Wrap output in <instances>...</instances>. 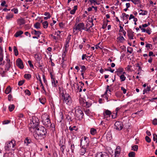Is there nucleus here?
I'll return each instance as SVG.
<instances>
[{"label": "nucleus", "mask_w": 157, "mask_h": 157, "mask_svg": "<svg viewBox=\"0 0 157 157\" xmlns=\"http://www.w3.org/2000/svg\"><path fill=\"white\" fill-rule=\"evenodd\" d=\"M52 85L53 87H56L57 86V84L58 82L57 80H56V78H54L51 79Z\"/></svg>", "instance_id": "17"}, {"label": "nucleus", "mask_w": 157, "mask_h": 157, "mask_svg": "<svg viewBox=\"0 0 157 157\" xmlns=\"http://www.w3.org/2000/svg\"><path fill=\"white\" fill-rule=\"evenodd\" d=\"M120 153V150L119 149V150H116L115 152V157H118V156Z\"/></svg>", "instance_id": "42"}, {"label": "nucleus", "mask_w": 157, "mask_h": 157, "mask_svg": "<svg viewBox=\"0 0 157 157\" xmlns=\"http://www.w3.org/2000/svg\"><path fill=\"white\" fill-rule=\"evenodd\" d=\"M106 137L107 139L110 140L112 138V135L110 132H108L106 134Z\"/></svg>", "instance_id": "37"}, {"label": "nucleus", "mask_w": 157, "mask_h": 157, "mask_svg": "<svg viewBox=\"0 0 157 157\" xmlns=\"http://www.w3.org/2000/svg\"><path fill=\"white\" fill-rule=\"evenodd\" d=\"M151 89V87L150 86H147V88L144 89L143 91V94H144L145 93H147L150 91Z\"/></svg>", "instance_id": "32"}, {"label": "nucleus", "mask_w": 157, "mask_h": 157, "mask_svg": "<svg viewBox=\"0 0 157 157\" xmlns=\"http://www.w3.org/2000/svg\"><path fill=\"white\" fill-rule=\"evenodd\" d=\"M76 127L75 126H74L72 127L71 126H70L69 128V129L71 131H72L73 130H75V131H76L77 130V128L76 129Z\"/></svg>", "instance_id": "47"}, {"label": "nucleus", "mask_w": 157, "mask_h": 157, "mask_svg": "<svg viewBox=\"0 0 157 157\" xmlns=\"http://www.w3.org/2000/svg\"><path fill=\"white\" fill-rule=\"evenodd\" d=\"M13 154L11 153H5L3 157H13Z\"/></svg>", "instance_id": "29"}, {"label": "nucleus", "mask_w": 157, "mask_h": 157, "mask_svg": "<svg viewBox=\"0 0 157 157\" xmlns=\"http://www.w3.org/2000/svg\"><path fill=\"white\" fill-rule=\"evenodd\" d=\"M84 26V24L83 23H80L78 24L76 23L73 28V33L75 34H78V31L82 32V30H84L86 31H89V29L85 28Z\"/></svg>", "instance_id": "2"}, {"label": "nucleus", "mask_w": 157, "mask_h": 157, "mask_svg": "<svg viewBox=\"0 0 157 157\" xmlns=\"http://www.w3.org/2000/svg\"><path fill=\"white\" fill-rule=\"evenodd\" d=\"M91 105V103L88 101H86L84 107L86 108H89Z\"/></svg>", "instance_id": "36"}, {"label": "nucleus", "mask_w": 157, "mask_h": 157, "mask_svg": "<svg viewBox=\"0 0 157 157\" xmlns=\"http://www.w3.org/2000/svg\"><path fill=\"white\" fill-rule=\"evenodd\" d=\"M15 108V106L13 104L10 105L9 106V110L10 112L12 111Z\"/></svg>", "instance_id": "30"}, {"label": "nucleus", "mask_w": 157, "mask_h": 157, "mask_svg": "<svg viewBox=\"0 0 157 157\" xmlns=\"http://www.w3.org/2000/svg\"><path fill=\"white\" fill-rule=\"evenodd\" d=\"M75 148V146L74 144H71V152L72 153H74V150Z\"/></svg>", "instance_id": "56"}, {"label": "nucleus", "mask_w": 157, "mask_h": 157, "mask_svg": "<svg viewBox=\"0 0 157 157\" xmlns=\"http://www.w3.org/2000/svg\"><path fill=\"white\" fill-rule=\"evenodd\" d=\"M117 113H113V114L112 115V117L113 119H115L117 117Z\"/></svg>", "instance_id": "64"}, {"label": "nucleus", "mask_w": 157, "mask_h": 157, "mask_svg": "<svg viewBox=\"0 0 157 157\" xmlns=\"http://www.w3.org/2000/svg\"><path fill=\"white\" fill-rule=\"evenodd\" d=\"M95 157H109V156L107 153L100 152L96 153Z\"/></svg>", "instance_id": "11"}, {"label": "nucleus", "mask_w": 157, "mask_h": 157, "mask_svg": "<svg viewBox=\"0 0 157 157\" xmlns=\"http://www.w3.org/2000/svg\"><path fill=\"white\" fill-rule=\"evenodd\" d=\"M50 117L47 113H45L41 116L42 122L43 124L47 128L49 127L51 121Z\"/></svg>", "instance_id": "4"}, {"label": "nucleus", "mask_w": 157, "mask_h": 157, "mask_svg": "<svg viewBox=\"0 0 157 157\" xmlns=\"http://www.w3.org/2000/svg\"><path fill=\"white\" fill-rule=\"evenodd\" d=\"M42 25L44 28L46 29L48 27V23L47 21H45L42 23Z\"/></svg>", "instance_id": "27"}, {"label": "nucleus", "mask_w": 157, "mask_h": 157, "mask_svg": "<svg viewBox=\"0 0 157 157\" xmlns=\"http://www.w3.org/2000/svg\"><path fill=\"white\" fill-rule=\"evenodd\" d=\"M11 11L13 12L15 14H17L18 13V10L17 8H14L11 10Z\"/></svg>", "instance_id": "55"}, {"label": "nucleus", "mask_w": 157, "mask_h": 157, "mask_svg": "<svg viewBox=\"0 0 157 157\" xmlns=\"http://www.w3.org/2000/svg\"><path fill=\"white\" fill-rule=\"evenodd\" d=\"M40 23L37 22H36L34 25V27L36 29H38L40 28Z\"/></svg>", "instance_id": "43"}, {"label": "nucleus", "mask_w": 157, "mask_h": 157, "mask_svg": "<svg viewBox=\"0 0 157 157\" xmlns=\"http://www.w3.org/2000/svg\"><path fill=\"white\" fill-rule=\"evenodd\" d=\"M24 80H21L18 82V85L19 86L22 85L24 83Z\"/></svg>", "instance_id": "60"}, {"label": "nucleus", "mask_w": 157, "mask_h": 157, "mask_svg": "<svg viewBox=\"0 0 157 157\" xmlns=\"http://www.w3.org/2000/svg\"><path fill=\"white\" fill-rule=\"evenodd\" d=\"M136 67H138V71H140L141 70V67L140 66V64L139 63H137L136 64Z\"/></svg>", "instance_id": "59"}, {"label": "nucleus", "mask_w": 157, "mask_h": 157, "mask_svg": "<svg viewBox=\"0 0 157 157\" xmlns=\"http://www.w3.org/2000/svg\"><path fill=\"white\" fill-rule=\"evenodd\" d=\"M134 33V32L131 29H130L127 31L128 36L129 39L130 40L133 39Z\"/></svg>", "instance_id": "14"}, {"label": "nucleus", "mask_w": 157, "mask_h": 157, "mask_svg": "<svg viewBox=\"0 0 157 157\" xmlns=\"http://www.w3.org/2000/svg\"><path fill=\"white\" fill-rule=\"evenodd\" d=\"M152 123V124L155 125H157V118L154 119L153 120Z\"/></svg>", "instance_id": "58"}, {"label": "nucleus", "mask_w": 157, "mask_h": 157, "mask_svg": "<svg viewBox=\"0 0 157 157\" xmlns=\"http://www.w3.org/2000/svg\"><path fill=\"white\" fill-rule=\"evenodd\" d=\"M120 79L121 82L124 81L126 79V77L123 74H122L120 76Z\"/></svg>", "instance_id": "33"}, {"label": "nucleus", "mask_w": 157, "mask_h": 157, "mask_svg": "<svg viewBox=\"0 0 157 157\" xmlns=\"http://www.w3.org/2000/svg\"><path fill=\"white\" fill-rule=\"evenodd\" d=\"M135 152L133 151L129 152L128 154V155L129 157H135Z\"/></svg>", "instance_id": "39"}, {"label": "nucleus", "mask_w": 157, "mask_h": 157, "mask_svg": "<svg viewBox=\"0 0 157 157\" xmlns=\"http://www.w3.org/2000/svg\"><path fill=\"white\" fill-rule=\"evenodd\" d=\"M16 63L17 65L21 69L24 68V65L23 62L20 58H18L16 60Z\"/></svg>", "instance_id": "12"}, {"label": "nucleus", "mask_w": 157, "mask_h": 157, "mask_svg": "<svg viewBox=\"0 0 157 157\" xmlns=\"http://www.w3.org/2000/svg\"><path fill=\"white\" fill-rule=\"evenodd\" d=\"M153 140L154 141H156L157 143V135L155 134H153Z\"/></svg>", "instance_id": "52"}, {"label": "nucleus", "mask_w": 157, "mask_h": 157, "mask_svg": "<svg viewBox=\"0 0 157 157\" xmlns=\"http://www.w3.org/2000/svg\"><path fill=\"white\" fill-rule=\"evenodd\" d=\"M25 92L26 94L28 95H30L31 94V93L28 90H26L25 91Z\"/></svg>", "instance_id": "63"}, {"label": "nucleus", "mask_w": 157, "mask_h": 157, "mask_svg": "<svg viewBox=\"0 0 157 157\" xmlns=\"http://www.w3.org/2000/svg\"><path fill=\"white\" fill-rule=\"evenodd\" d=\"M117 39L118 40V41L120 43H122L125 40V39L124 37L122 36H120L117 38Z\"/></svg>", "instance_id": "21"}, {"label": "nucleus", "mask_w": 157, "mask_h": 157, "mask_svg": "<svg viewBox=\"0 0 157 157\" xmlns=\"http://www.w3.org/2000/svg\"><path fill=\"white\" fill-rule=\"evenodd\" d=\"M111 114V112L108 110H105L103 112V115L104 117V118H107L108 117H110Z\"/></svg>", "instance_id": "13"}, {"label": "nucleus", "mask_w": 157, "mask_h": 157, "mask_svg": "<svg viewBox=\"0 0 157 157\" xmlns=\"http://www.w3.org/2000/svg\"><path fill=\"white\" fill-rule=\"evenodd\" d=\"M13 51L14 53V55L15 56H17L18 54V51L16 46L13 47Z\"/></svg>", "instance_id": "35"}, {"label": "nucleus", "mask_w": 157, "mask_h": 157, "mask_svg": "<svg viewBox=\"0 0 157 157\" xmlns=\"http://www.w3.org/2000/svg\"><path fill=\"white\" fill-rule=\"evenodd\" d=\"M29 125L33 128H37L39 125L40 122L39 119L36 117L33 116L32 117V120Z\"/></svg>", "instance_id": "6"}, {"label": "nucleus", "mask_w": 157, "mask_h": 157, "mask_svg": "<svg viewBox=\"0 0 157 157\" xmlns=\"http://www.w3.org/2000/svg\"><path fill=\"white\" fill-rule=\"evenodd\" d=\"M86 147H82L80 151V154L81 155H83L86 152Z\"/></svg>", "instance_id": "16"}, {"label": "nucleus", "mask_w": 157, "mask_h": 157, "mask_svg": "<svg viewBox=\"0 0 157 157\" xmlns=\"http://www.w3.org/2000/svg\"><path fill=\"white\" fill-rule=\"evenodd\" d=\"M145 140L148 143H150L151 141V139L150 138L147 136H146L145 137Z\"/></svg>", "instance_id": "57"}, {"label": "nucleus", "mask_w": 157, "mask_h": 157, "mask_svg": "<svg viewBox=\"0 0 157 157\" xmlns=\"http://www.w3.org/2000/svg\"><path fill=\"white\" fill-rule=\"evenodd\" d=\"M123 68L122 67H120L117 69V70L115 72V73H116L117 74V75L119 76L120 75L121 73L123 72Z\"/></svg>", "instance_id": "18"}, {"label": "nucleus", "mask_w": 157, "mask_h": 157, "mask_svg": "<svg viewBox=\"0 0 157 157\" xmlns=\"http://www.w3.org/2000/svg\"><path fill=\"white\" fill-rule=\"evenodd\" d=\"M77 6H75L74 7V9L71 10L70 12L71 14H74L75 13L77 10Z\"/></svg>", "instance_id": "23"}, {"label": "nucleus", "mask_w": 157, "mask_h": 157, "mask_svg": "<svg viewBox=\"0 0 157 157\" xmlns=\"http://www.w3.org/2000/svg\"><path fill=\"white\" fill-rule=\"evenodd\" d=\"M81 145L83 147H87L89 144V139L86 136L82 137L80 140Z\"/></svg>", "instance_id": "8"}, {"label": "nucleus", "mask_w": 157, "mask_h": 157, "mask_svg": "<svg viewBox=\"0 0 157 157\" xmlns=\"http://www.w3.org/2000/svg\"><path fill=\"white\" fill-rule=\"evenodd\" d=\"M105 70L106 71H109L112 73H113L114 71V69H112L110 67H109L108 69H105Z\"/></svg>", "instance_id": "51"}, {"label": "nucleus", "mask_w": 157, "mask_h": 157, "mask_svg": "<svg viewBox=\"0 0 157 157\" xmlns=\"http://www.w3.org/2000/svg\"><path fill=\"white\" fill-rule=\"evenodd\" d=\"M11 91V88L10 86H8L5 90V93L6 94H8Z\"/></svg>", "instance_id": "31"}, {"label": "nucleus", "mask_w": 157, "mask_h": 157, "mask_svg": "<svg viewBox=\"0 0 157 157\" xmlns=\"http://www.w3.org/2000/svg\"><path fill=\"white\" fill-rule=\"evenodd\" d=\"M89 1L91 4L94 3V5H95L96 4L98 5L99 4L95 0H89Z\"/></svg>", "instance_id": "49"}, {"label": "nucleus", "mask_w": 157, "mask_h": 157, "mask_svg": "<svg viewBox=\"0 0 157 157\" xmlns=\"http://www.w3.org/2000/svg\"><path fill=\"white\" fill-rule=\"evenodd\" d=\"M65 148V146H64V145L62 144L61 145V147H60V150L62 153H63L64 152V150Z\"/></svg>", "instance_id": "54"}, {"label": "nucleus", "mask_w": 157, "mask_h": 157, "mask_svg": "<svg viewBox=\"0 0 157 157\" xmlns=\"http://www.w3.org/2000/svg\"><path fill=\"white\" fill-rule=\"evenodd\" d=\"M133 51V48L129 47H128L127 48V52H129L130 54H131Z\"/></svg>", "instance_id": "40"}, {"label": "nucleus", "mask_w": 157, "mask_h": 157, "mask_svg": "<svg viewBox=\"0 0 157 157\" xmlns=\"http://www.w3.org/2000/svg\"><path fill=\"white\" fill-rule=\"evenodd\" d=\"M6 18L8 20H10V18L13 17V14H8L6 16Z\"/></svg>", "instance_id": "34"}, {"label": "nucleus", "mask_w": 157, "mask_h": 157, "mask_svg": "<svg viewBox=\"0 0 157 157\" xmlns=\"http://www.w3.org/2000/svg\"><path fill=\"white\" fill-rule=\"evenodd\" d=\"M16 141L14 140H12L11 141H9L7 142L5 146V149L6 151H8L11 149H13V148L15 147L16 146Z\"/></svg>", "instance_id": "5"}, {"label": "nucleus", "mask_w": 157, "mask_h": 157, "mask_svg": "<svg viewBox=\"0 0 157 157\" xmlns=\"http://www.w3.org/2000/svg\"><path fill=\"white\" fill-rule=\"evenodd\" d=\"M40 102L43 104H44L46 102V99L45 98H39Z\"/></svg>", "instance_id": "22"}, {"label": "nucleus", "mask_w": 157, "mask_h": 157, "mask_svg": "<svg viewBox=\"0 0 157 157\" xmlns=\"http://www.w3.org/2000/svg\"><path fill=\"white\" fill-rule=\"evenodd\" d=\"M24 77L26 79H29L31 78V75L29 74H25Z\"/></svg>", "instance_id": "45"}, {"label": "nucleus", "mask_w": 157, "mask_h": 157, "mask_svg": "<svg viewBox=\"0 0 157 157\" xmlns=\"http://www.w3.org/2000/svg\"><path fill=\"white\" fill-rule=\"evenodd\" d=\"M23 33V32L21 31L17 32L14 35L16 37H18Z\"/></svg>", "instance_id": "26"}, {"label": "nucleus", "mask_w": 157, "mask_h": 157, "mask_svg": "<svg viewBox=\"0 0 157 157\" xmlns=\"http://www.w3.org/2000/svg\"><path fill=\"white\" fill-rule=\"evenodd\" d=\"M79 100L80 104L83 107H84L86 101L82 98H79Z\"/></svg>", "instance_id": "19"}, {"label": "nucleus", "mask_w": 157, "mask_h": 157, "mask_svg": "<svg viewBox=\"0 0 157 157\" xmlns=\"http://www.w3.org/2000/svg\"><path fill=\"white\" fill-rule=\"evenodd\" d=\"M75 116L77 120H81L83 116V113L79 107L76 108Z\"/></svg>", "instance_id": "7"}, {"label": "nucleus", "mask_w": 157, "mask_h": 157, "mask_svg": "<svg viewBox=\"0 0 157 157\" xmlns=\"http://www.w3.org/2000/svg\"><path fill=\"white\" fill-rule=\"evenodd\" d=\"M62 99L63 102L68 105H71L72 103L71 98L68 94H64L63 92L62 94Z\"/></svg>", "instance_id": "3"}, {"label": "nucleus", "mask_w": 157, "mask_h": 157, "mask_svg": "<svg viewBox=\"0 0 157 157\" xmlns=\"http://www.w3.org/2000/svg\"><path fill=\"white\" fill-rule=\"evenodd\" d=\"M131 1L135 5L140 3V0H131Z\"/></svg>", "instance_id": "46"}, {"label": "nucleus", "mask_w": 157, "mask_h": 157, "mask_svg": "<svg viewBox=\"0 0 157 157\" xmlns=\"http://www.w3.org/2000/svg\"><path fill=\"white\" fill-rule=\"evenodd\" d=\"M10 122V121L9 120H5L2 122L3 124H6L9 123Z\"/></svg>", "instance_id": "53"}, {"label": "nucleus", "mask_w": 157, "mask_h": 157, "mask_svg": "<svg viewBox=\"0 0 157 157\" xmlns=\"http://www.w3.org/2000/svg\"><path fill=\"white\" fill-rule=\"evenodd\" d=\"M114 128L120 131L122 129L123 125L122 123L120 121H116L114 124Z\"/></svg>", "instance_id": "10"}, {"label": "nucleus", "mask_w": 157, "mask_h": 157, "mask_svg": "<svg viewBox=\"0 0 157 157\" xmlns=\"http://www.w3.org/2000/svg\"><path fill=\"white\" fill-rule=\"evenodd\" d=\"M18 22L19 25H21L25 23V21L23 18H21L18 20Z\"/></svg>", "instance_id": "20"}, {"label": "nucleus", "mask_w": 157, "mask_h": 157, "mask_svg": "<svg viewBox=\"0 0 157 157\" xmlns=\"http://www.w3.org/2000/svg\"><path fill=\"white\" fill-rule=\"evenodd\" d=\"M132 150L134 151H137L138 149V146L137 145H134L132 146Z\"/></svg>", "instance_id": "41"}, {"label": "nucleus", "mask_w": 157, "mask_h": 157, "mask_svg": "<svg viewBox=\"0 0 157 157\" xmlns=\"http://www.w3.org/2000/svg\"><path fill=\"white\" fill-rule=\"evenodd\" d=\"M75 115L72 112H70L66 116V118L69 122H71L75 119Z\"/></svg>", "instance_id": "9"}, {"label": "nucleus", "mask_w": 157, "mask_h": 157, "mask_svg": "<svg viewBox=\"0 0 157 157\" xmlns=\"http://www.w3.org/2000/svg\"><path fill=\"white\" fill-rule=\"evenodd\" d=\"M11 67L10 64L6 63L5 65V70L6 71H8L9 70V69Z\"/></svg>", "instance_id": "38"}, {"label": "nucleus", "mask_w": 157, "mask_h": 157, "mask_svg": "<svg viewBox=\"0 0 157 157\" xmlns=\"http://www.w3.org/2000/svg\"><path fill=\"white\" fill-rule=\"evenodd\" d=\"M35 138L36 139L42 140L46 137L47 134L46 129L43 126H39L36 130Z\"/></svg>", "instance_id": "1"}, {"label": "nucleus", "mask_w": 157, "mask_h": 157, "mask_svg": "<svg viewBox=\"0 0 157 157\" xmlns=\"http://www.w3.org/2000/svg\"><path fill=\"white\" fill-rule=\"evenodd\" d=\"M31 142V140L29 139L27 137L25 140L24 142L25 143H27V145H28V144H30Z\"/></svg>", "instance_id": "44"}, {"label": "nucleus", "mask_w": 157, "mask_h": 157, "mask_svg": "<svg viewBox=\"0 0 157 157\" xmlns=\"http://www.w3.org/2000/svg\"><path fill=\"white\" fill-rule=\"evenodd\" d=\"M145 47L147 48H151L152 47V45L150 44L147 43L146 44Z\"/></svg>", "instance_id": "48"}, {"label": "nucleus", "mask_w": 157, "mask_h": 157, "mask_svg": "<svg viewBox=\"0 0 157 157\" xmlns=\"http://www.w3.org/2000/svg\"><path fill=\"white\" fill-rule=\"evenodd\" d=\"M7 71H1L0 74L1 75V76L3 77L5 76L6 73L7 72Z\"/></svg>", "instance_id": "50"}, {"label": "nucleus", "mask_w": 157, "mask_h": 157, "mask_svg": "<svg viewBox=\"0 0 157 157\" xmlns=\"http://www.w3.org/2000/svg\"><path fill=\"white\" fill-rule=\"evenodd\" d=\"M90 133L92 135H94L97 133V130L95 129L92 128L90 129Z\"/></svg>", "instance_id": "25"}, {"label": "nucleus", "mask_w": 157, "mask_h": 157, "mask_svg": "<svg viewBox=\"0 0 157 157\" xmlns=\"http://www.w3.org/2000/svg\"><path fill=\"white\" fill-rule=\"evenodd\" d=\"M80 66L81 69V72H85L86 70V67L84 65H80Z\"/></svg>", "instance_id": "28"}, {"label": "nucleus", "mask_w": 157, "mask_h": 157, "mask_svg": "<svg viewBox=\"0 0 157 157\" xmlns=\"http://www.w3.org/2000/svg\"><path fill=\"white\" fill-rule=\"evenodd\" d=\"M84 112L87 115H89L90 114V112L89 109H86V110L84 111Z\"/></svg>", "instance_id": "62"}, {"label": "nucleus", "mask_w": 157, "mask_h": 157, "mask_svg": "<svg viewBox=\"0 0 157 157\" xmlns=\"http://www.w3.org/2000/svg\"><path fill=\"white\" fill-rule=\"evenodd\" d=\"M31 33L32 34L35 35L39 37H40V35L41 34V32L40 31L33 29H32V30L31 31Z\"/></svg>", "instance_id": "15"}, {"label": "nucleus", "mask_w": 157, "mask_h": 157, "mask_svg": "<svg viewBox=\"0 0 157 157\" xmlns=\"http://www.w3.org/2000/svg\"><path fill=\"white\" fill-rule=\"evenodd\" d=\"M3 55H0V65H3L4 64V61L2 62L3 60Z\"/></svg>", "instance_id": "24"}, {"label": "nucleus", "mask_w": 157, "mask_h": 157, "mask_svg": "<svg viewBox=\"0 0 157 157\" xmlns=\"http://www.w3.org/2000/svg\"><path fill=\"white\" fill-rule=\"evenodd\" d=\"M28 63L30 67L33 68L34 67H33V65L32 64L31 61H30V60H29L28 61Z\"/></svg>", "instance_id": "61"}]
</instances>
